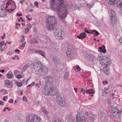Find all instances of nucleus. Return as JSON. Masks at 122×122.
Instances as JSON below:
<instances>
[{"mask_svg":"<svg viewBox=\"0 0 122 122\" xmlns=\"http://www.w3.org/2000/svg\"><path fill=\"white\" fill-rule=\"evenodd\" d=\"M25 40V39L24 38H22L21 40L20 41L21 42H23Z\"/></svg>","mask_w":122,"mask_h":122,"instance_id":"nucleus-55","label":"nucleus"},{"mask_svg":"<svg viewBox=\"0 0 122 122\" xmlns=\"http://www.w3.org/2000/svg\"><path fill=\"white\" fill-rule=\"evenodd\" d=\"M5 85L9 86L10 84V82L9 80H7L5 81Z\"/></svg>","mask_w":122,"mask_h":122,"instance_id":"nucleus-32","label":"nucleus"},{"mask_svg":"<svg viewBox=\"0 0 122 122\" xmlns=\"http://www.w3.org/2000/svg\"><path fill=\"white\" fill-rule=\"evenodd\" d=\"M5 34H4V36H1V39L2 40L3 39H4V37H5Z\"/></svg>","mask_w":122,"mask_h":122,"instance_id":"nucleus-60","label":"nucleus"},{"mask_svg":"<svg viewBox=\"0 0 122 122\" xmlns=\"http://www.w3.org/2000/svg\"><path fill=\"white\" fill-rule=\"evenodd\" d=\"M16 77L17 78H21L22 77V76L20 74H18L16 76Z\"/></svg>","mask_w":122,"mask_h":122,"instance_id":"nucleus-41","label":"nucleus"},{"mask_svg":"<svg viewBox=\"0 0 122 122\" xmlns=\"http://www.w3.org/2000/svg\"><path fill=\"white\" fill-rule=\"evenodd\" d=\"M36 105L37 106H38L39 105V102L37 101L36 102Z\"/></svg>","mask_w":122,"mask_h":122,"instance_id":"nucleus-59","label":"nucleus"},{"mask_svg":"<svg viewBox=\"0 0 122 122\" xmlns=\"http://www.w3.org/2000/svg\"><path fill=\"white\" fill-rule=\"evenodd\" d=\"M15 52H17L18 53H19L20 50H19L16 49L15 50Z\"/></svg>","mask_w":122,"mask_h":122,"instance_id":"nucleus-48","label":"nucleus"},{"mask_svg":"<svg viewBox=\"0 0 122 122\" xmlns=\"http://www.w3.org/2000/svg\"><path fill=\"white\" fill-rule=\"evenodd\" d=\"M112 112V115L116 113H120L121 112V111L120 110H118L117 107H114V108H113L112 106H111Z\"/></svg>","mask_w":122,"mask_h":122,"instance_id":"nucleus-12","label":"nucleus"},{"mask_svg":"<svg viewBox=\"0 0 122 122\" xmlns=\"http://www.w3.org/2000/svg\"><path fill=\"white\" fill-rule=\"evenodd\" d=\"M12 4H13L12 5L11 8H12V9H15L16 8V5L14 2H13Z\"/></svg>","mask_w":122,"mask_h":122,"instance_id":"nucleus-39","label":"nucleus"},{"mask_svg":"<svg viewBox=\"0 0 122 122\" xmlns=\"http://www.w3.org/2000/svg\"><path fill=\"white\" fill-rule=\"evenodd\" d=\"M109 69L107 66H105L103 68V72L107 75H108L109 73Z\"/></svg>","mask_w":122,"mask_h":122,"instance_id":"nucleus-16","label":"nucleus"},{"mask_svg":"<svg viewBox=\"0 0 122 122\" xmlns=\"http://www.w3.org/2000/svg\"><path fill=\"white\" fill-rule=\"evenodd\" d=\"M15 84L17 85V86L19 87H20L22 85V83L21 82H16L15 83Z\"/></svg>","mask_w":122,"mask_h":122,"instance_id":"nucleus-33","label":"nucleus"},{"mask_svg":"<svg viewBox=\"0 0 122 122\" xmlns=\"http://www.w3.org/2000/svg\"><path fill=\"white\" fill-rule=\"evenodd\" d=\"M100 61H101L100 64L102 65H104L106 62V59L104 58V57H100Z\"/></svg>","mask_w":122,"mask_h":122,"instance_id":"nucleus-15","label":"nucleus"},{"mask_svg":"<svg viewBox=\"0 0 122 122\" xmlns=\"http://www.w3.org/2000/svg\"><path fill=\"white\" fill-rule=\"evenodd\" d=\"M84 31L85 32L87 33H88L90 34V32H89L87 30H85L84 29Z\"/></svg>","mask_w":122,"mask_h":122,"instance_id":"nucleus-58","label":"nucleus"},{"mask_svg":"<svg viewBox=\"0 0 122 122\" xmlns=\"http://www.w3.org/2000/svg\"><path fill=\"white\" fill-rule=\"evenodd\" d=\"M13 100L12 99H11L10 101L9 102V103H13Z\"/></svg>","mask_w":122,"mask_h":122,"instance_id":"nucleus-51","label":"nucleus"},{"mask_svg":"<svg viewBox=\"0 0 122 122\" xmlns=\"http://www.w3.org/2000/svg\"><path fill=\"white\" fill-rule=\"evenodd\" d=\"M43 93L45 95H54L56 94L57 92L56 88L52 85L51 86L46 85L43 88Z\"/></svg>","mask_w":122,"mask_h":122,"instance_id":"nucleus-2","label":"nucleus"},{"mask_svg":"<svg viewBox=\"0 0 122 122\" xmlns=\"http://www.w3.org/2000/svg\"><path fill=\"white\" fill-rule=\"evenodd\" d=\"M54 36L56 38L59 39H61L62 38V34L58 31H56V32L54 33Z\"/></svg>","mask_w":122,"mask_h":122,"instance_id":"nucleus-11","label":"nucleus"},{"mask_svg":"<svg viewBox=\"0 0 122 122\" xmlns=\"http://www.w3.org/2000/svg\"><path fill=\"white\" fill-rule=\"evenodd\" d=\"M81 70V69L79 66H78L76 67V69L75 70L76 72H78V71Z\"/></svg>","mask_w":122,"mask_h":122,"instance_id":"nucleus-38","label":"nucleus"},{"mask_svg":"<svg viewBox=\"0 0 122 122\" xmlns=\"http://www.w3.org/2000/svg\"><path fill=\"white\" fill-rule=\"evenodd\" d=\"M16 15L18 17L21 16L22 15V14L17 13L16 14Z\"/></svg>","mask_w":122,"mask_h":122,"instance_id":"nucleus-50","label":"nucleus"},{"mask_svg":"<svg viewBox=\"0 0 122 122\" xmlns=\"http://www.w3.org/2000/svg\"><path fill=\"white\" fill-rule=\"evenodd\" d=\"M26 44L25 42H23L21 45L20 46L21 47H25V45Z\"/></svg>","mask_w":122,"mask_h":122,"instance_id":"nucleus-43","label":"nucleus"},{"mask_svg":"<svg viewBox=\"0 0 122 122\" xmlns=\"http://www.w3.org/2000/svg\"><path fill=\"white\" fill-rule=\"evenodd\" d=\"M74 90H75V92H76V93L77 92V89L76 88H74Z\"/></svg>","mask_w":122,"mask_h":122,"instance_id":"nucleus-64","label":"nucleus"},{"mask_svg":"<svg viewBox=\"0 0 122 122\" xmlns=\"http://www.w3.org/2000/svg\"><path fill=\"white\" fill-rule=\"evenodd\" d=\"M30 41L31 44L34 43H37L38 42V41L37 40L34 39H33L30 40Z\"/></svg>","mask_w":122,"mask_h":122,"instance_id":"nucleus-28","label":"nucleus"},{"mask_svg":"<svg viewBox=\"0 0 122 122\" xmlns=\"http://www.w3.org/2000/svg\"><path fill=\"white\" fill-rule=\"evenodd\" d=\"M36 118L35 121H37V122H40L41 119L40 117H37L34 116Z\"/></svg>","mask_w":122,"mask_h":122,"instance_id":"nucleus-31","label":"nucleus"},{"mask_svg":"<svg viewBox=\"0 0 122 122\" xmlns=\"http://www.w3.org/2000/svg\"><path fill=\"white\" fill-rule=\"evenodd\" d=\"M24 1V0H21L20 1V3L21 4H22Z\"/></svg>","mask_w":122,"mask_h":122,"instance_id":"nucleus-63","label":"nucleus"},{"mask_svg":"<svg viewBox=\"0 0 122 122\" xmlns=\"http://www.w3.org/2000/svg\"><path fill=\"white\" fill-rule=\"evenodd\" d=\"M30 63H28L27 64L24 66L22 69V71H25L30 66Z\"/></svg>","mask_w":122,"mask_h":122,"instance_id":"nucleus-21","label":"nucleus"},{"mask_svg":"<svg viewBox=\"0 0 122 122\" xmlns=\"http://www.w3.org/2000/svg\"><path fill=\"white\" fill-rule=\"evenodd\" d=\"M35 84V82L33 81L32 82V83L30 84V85H31V86H34Z\"/></svg>","mask_w":122,"mask_h":122,"instance_id":"nucleus-54","label":"nucleus"},{"mask_svg":"<svg viewBox=\"0 0 122 122\" xmlns=\"http://www.w3.org/2000/svg\"><path fill=\"white\" fill-rule=\"evenodd\" d=\"M46 22V27L49 30H54L55 25L57 24V20L55 19L54 16H49Z\"/></svg>","mask_w":122,"mask_h":122,"instance_id":"nucleus-3","label":"nucleus"},{"mask_svg":"<svg viewBox=\"0 0 122 122\" xmlns=\"http://www.w3.org/2000/svg\"><path fill=\"white\" fill-rule=\"evenodd\" d=\"M53 60L54 62L56 64H59L60 63V61L59 60V59L56 58H54Z\"/></svg>","mask_w":122,"mask_h":122,"instance_id":"nucleus-25","label":"nucleus"},{"mask_svg":"<svg viewBox=\"0 0 122 122\" xmlns=\"http://www.w3.org/2000/svg\"><path fill=\"white\" fill-rule=\"evenodd\" d=\"M77 37L78 38V39H81V37H80V35H79V36L77 35Z\"/></svg>","mask_w":122,"mask_h":122,"instance_id":"nucleus-62","label":"nucleus"},{"mask_svg":"<svg viewBox=\"0 0 122 122\" xmlns=\"http://www.w3.org/2000/svg\"><path fill=\"white\" fill-rule=\"evenodd\" d=\"M69 74L67 72H66L64 75V78L66 80H68V79Z\"/></svg>","mask_w":122,"mask_h":122,"instance_id":"nucleus-24","label":"nucleus"},{"mask_svg":"<svg viewBox=\"0 0 122 122\" xmlns=\"http://www.w3.org/2000/svg\"><path fill=\"white\" fill-rule=\"evenodd\" d=\"M88 118V120L89 122H92L93 121L95 120L97 118L96 115H93L92 114H90L87 116Z\"/></svg>","mask_w":122,"mask_h":122,"instance_id":"nucleus-9","label":"nucleus"},{"mask_svg":"<svg viewBox=\"0 0 122 122\" xmlns=\"http://www.w3.org/2000/svg\"><path fill=\"white\" fill-rule=\"evenodd\" d=\"M43 78L45 80L46 82V85H49V86H51L52 85V82L50 80L51 78L50 76H44L43 77Z\"/></svg>","mask_w":122,"mask_h":122,"instance_id":"nucleus-6","label":"nucleus"},{"mask_svg":"<svg viewBox=\"0 0 122 122\" xmlns=\"http://www.w3.org/2000/svg\"><path fill=\"white\" fill-rule=\"evenodd\" d=\"M26 25L28 27H32V26H31V25L30 24H28Z\"/></svg>","mask_w":122,"mask_h":122,"instance_id":"nucleus-53","label":"nucleus"},{"mask_svg":"<svg viewBox=\"0 0 122 122\" xmlns=\"http://www.w3.org/2000/svg\"><path fill=\"white\" fill-rule=\"evenodd\" d=\"M81 91L83 94H84L85 93V90L83 88H81Z\"/></svg>","mask_w":122,"mask_h":122,"instance_id":"nucleus-46","label":"nucleus"},{"mask_svg":"<svg viewBox=\"0 0 122 122\" xmlns=\"http://www.w3.org/2000/svg\"><path fill=\"white\" fill-rule=\"evenodd\" d=\"M110 18L111 20V23H114L115 22L116 20H117V18L116 15L114 16H110Z\"/></svg>","mask_w":122,"mask_h":122,"instance_id":"nucleus-17","label":"nucleus"},{"mask_svg":"<svg viewBox=\"0 0 122 122\" xmlns=\"http://www.w3.org/2000/svg\"><path fill=\"white\" fill-rule=\"evenodd\" d=\"M76 119L77 122L86 120V118L84 116H82L80 113L77 114L76 116Z\"/></svg>","mask_w":122,"mask_h":122,"instance_id":"nucleus-7","label":"nucleus"},{"mask_svg":"<svg viewBox=\"0 0 122 122\" xmlns=\"http://www.w3.org/2000/svg\"><path fill=\"white\" fill-rule=\"evenodd\" d=\"M116 0L117 5L118 7V9L119 10V12L122 14V0Z\"/></svg>","mask_w":122,"mask_h":122,"instance_id":"nucleus-8","label":"nucleus"},{"mask_svg":"<svg viewBox=\"0 0 122 122\" xmlns=\"http://www.w3.org/2000/svg\"><path fill=\"white\" fill-rule=\"evenodd\" d=\"M13 74H8L7 75V77L9 78H11L13 76Z\"/></svg>","mask_w":122,"mask_h":122,"instance_id":"nucleus-35","label":"nucleus"},{"mask_svg":"<svg viewBox=\"0 0 122 122\" xmlns=\"http://www.w3.org/2000/svg\"><path fill=\"white\" fill-rule=\"evenodd\" d=\"M5 43V42L3 41L0 42V47H2L4 45Z\"/></svg>","mask_w":122,"mask_h":122,"instance_id":"nucleus-36","label":"nucleus"},{"mask_svg":"<svg viewBox=\"0 0 122 122\" xmlns=\"http://www.w3.org/2000/svg\"><path fill=\"white\" fill-rule=\"evenodd\" d=\"M4 91V94H6V92H7V90H5V89L1 90H0L1 91Z\"/></svg>","mask_w":122,"mask_h":122,"instance_id":"nucleus-45","label":"nucleus"},{"mask_svg":"<svg viewBox=\"0 0 122 122\" xmlns=\"http://www.w3.org/2000/svg\"><path fill=\"white\" fill-rule=\"evenodd\" d=\"M41 63L40 62H35L31 64L30 65L31 67L35 71H37L39 67L40 66Z\"/></svg>","mask_w":122,"mask_h":122,"instance_id":"nucleus-5","label":"nucleus"},{"mask_svg":"<svg viewBox=\"0 0 122 122\" xmlns=\"http://www.w3.org/2000/svg\"><path fill=\"white\" fill-rule=\"evenodd\" d=\"M91 33L96 36H97L99 34V33L95 30H93L92 31H91V32H90V34Z\"/></svg>","mask_w":122,"mask_h":122,"instance_id":"nucleus-19","label":"nucleus"},{"mask_svg":"<svg viewBox=\"0 0 122 122\" xmlns=\"http://www.w3.org/2000/svg\"><path fill=\"white\" fill-rule=\"evenodd\" d=\"M13 2H12V1L11 0H9V1L7 2L6 3V5H9L10 4H11V3H13Z\"/></svg>","mask_w":122,"mask_h":122,"instance_id":"nucleus-40","label":"nucleus"},{"mask_svg":"<svg viewBox=\"0 0 122 122\" xmlns=\"http://www.w3.org/2000/svg\"><path fill=\"white\" fill-rule=\"evenodd\" d=\"M3 50V48L0 47V51L1 52H2Z\"/></svg>","mask_w":122,"mask_h":122,"instance_id":"nucleus-57","label":"nucleus"},{"mask_svg":"<svg viewBox=\"0 0 122 122\" xmlns=\"http://www.w3.org/2000/svg\"><path fill=\"white\" fill-rule=\"evenodd\" d=\"M94 90L93 89L88 90L86 91V93L90 94H93L94 93Z\"/></svg>","mask_w":122,"mask_h":122,"instance_id":"nucleus-26","label":"nucleus"},{"mask_svg":"<svg viewBox=\"0 0 122 122\" xmlns=\"http://www.w3.org/2000/svg\"><path fill=\"white\" fill-rule=\"evenodd\" d=\"M99 50H98L99 51L102 52L104 53H106V50L105 49V47L103 45L102 47H99Z\"/></svg>","mask_w":122,"mask_h":122,"instance_id":"nucleus-14","label":"nucleus"},{"mask_svg":"<svg viewBox=\"0 0 122 122\" xmlns=\"http://www.w3.org/2000/svg\"><path fill=\"white\" fill-rule=\"evenodd\" d=\"M55 0H50L51 7L56 11L58 16L61 18V22L65 24L66 22L64 20L68 13V10L66 7L64 6L63 0H58L56 3Z\"/></svg>","mask_w":122,"mask_h":122,"instance_id":"nucleus-1","label":"nucleus"},{"mask_svg":"<svg viewBox=\"0 0 122 122\" xmlns=\"http://www.w3.org/2000/svg\"><path fill=\"white\" fill-rule=\"evenodd\" d=\"M4 104V102L2 101H0V105H3Z\"/></svg>","mask_w":122,"mask_h":122,"instance_id":"nucleus-49","label":"nucleus"},{"mask_svg":"<svg viewBox=\"0 0 122 122\" xmlns=\"http://www.w3.org/2000/svg\"><path fill=\"white\" fill-rule=\"evenodd\" d=\"M81 39L85 38L86 36V35L84 32L81 33L80 34Z\"/></svg>","mask_w":122,"mask_h":122,"instance_id":"nucleus-27","label":"nucleus"},{"mask_svg":"<svg viewBox=\"0 0 122 122\" xmlns=\"http://www.w3.org/2000/svg\"><path fill=\"white\" fill-rule=\"evenodd\" d=\"M56 98L57 100L58 101H60L61 100L62 101V100L63 99L61 96L59 94H56Z\"/></svg>","mask_w":122,"mask_h":122,"instance_id":"nucleus-22","label":"nucleus"},{"mask_svg":"<svg viewBox=\"0 0 122 122\" xmlns=\"http://www.w3.org/2000/svg\"><path fill=\"white\" fill-rule=\"evenodd\" d=\"M42 112L45 114L46 115L47 114L48 112L44 108H42Z\"/></svg>","mask_w":122,"mask_h":122,"instance_id":"nucleus-34","label":"nucleus"},{"mask_svg":"<svg viewBox=\"0 0 122 122\" xmlns=\"http://www.w3.org/2000/svg\"><path fill=\"white\" fill-rule=\"evenodd\" d=\"M40 66L37 71L38 73L41 76L45 75L48 71V69L42 63Z\"/></svg>","mask_w":122,"mask_h":122,"instance_id":"nucleus-4","label":"nucleus"},{"mask_svg":"<svg viewBox=\"0 0 122 122\" xmlns=\"http://www.w3.org/2000/svg\"><path fill=\"white\" fill-rule=\"evenodd\" d=\"M58 103L62 107H65V103L63 101V99L62 100V101H58Z\"/></svg>","mask_w":122,"mask_h":122,"instance_id":"nucleus-20","label":"nucleus"},{"mask_svg":"<svg viewBox=\"0 0 122 122\" xmlns=\"http://www.w3.org/2000/svg\"><path fill=\"white\" fill-rule=\"evenodd\" d=\"M5 109H7L8 110V111H10L11 110L10 108H8V107H5Z\"/></svg>","mask_w":122,"mask_h":122,"instance_id":"nucleus-52","label":"nucleus"},{"mask_svg":"<svg viewBox=\"0 0 122 122\" xmlns=\"http://www.w3.org/2000/svg\"><path fill=\"white\" fill-rule=\"evenodd\" d=\"M66 56L68 57H70L71 54V50L70 49H68L66 52Z\"/></svg>","mask_w":122,"mask_h":122,"instance_id":"nucleus-23","label":"nucleus"},{"mask_svg":"<svg viewBox=\"0 0 122 122\" xmlns=\"http://www.w3.org/2000/svg\"><path fill=\"white\" fill-rule=\"evenodd\" d=\"M3 10V9L2 8V5L1 3H0V13L1 12V11H0V10Z\"/></svg>","mask_w":122,"mask_h":122,"instance_id":"nucleus-44","label":"nucleus"},{"mask_svg":"<svg viewBox=\"0 0 122 122\" xmlns=\"http://www.w3.org/2000/svg\"><path fill=\"white\" fill-rule=\"evenodd\" d=\"M86 56L89 58V60L92 62L94 61V59L96 58V57L95 55H92L90 53L87 54Z\"/></svg>","mask_w":122,"mask_h":122,"instance_id":"nucleus-10","label":"nucleus"},{"mask_svg":"<svg viewBox=\"0 0 122 122\" xmlns=\"http://www.w3.org/2000/svg\"><path fill=\"white\" fill-rule=\"evenodd\" d=\"M34 4L35 6L36 7L38 6V2L37 1L35 2L34 3Z\"/></svg>","mask_w":122,"mask_h":122,"instance_id":"nucleus-42","label":"nucleus"},{"mask_svg":"<svg viewBox=\"0 0 122 122\" xmlns=\"http://www.w3.org/2000/svg\"><path fill=\"white\" fill-rule=\"evenodd\" d=\"M35 86H37L38 88H39L40 86L37 83H36L35 84Z\"/></svg>","mask_w":122,"mask_h":122,"instance_id":"nucleus-56","label":"nucleus"},{"mask_svg":"<svg viewBox=\"0 0 122 122\" xmlns=\"http://www.w3.org/2000/svg\"><path fill=\"white\" fill-rule=\"evenodd\" d=\"M108 88H105L104 91V92H103V93L105 92L106 94H108Z\"/></svg>","mask_w":122,"mask_h":122,"instance_id":"nucleus-37","label":"nucleus"},{"mask_svg":"<svg viewBox=\"0 0 122 122\" xmlns=\"http://www.w3.org/2000/svg\"><path fill=\"white\" fill-rule=\"evenodd\" d=\"M53 122H61V121L59 118H56L53 119Z\"/></svg>","mask_w":122,"mask_h":122,"instance_id":"nucleus-30","label":"nucleus"},{"mask_svg":"<svg viewBox=\"0 0 122 122\" xmlns=\"http://www.w3.org/2000/svg\"><path fill=\"white\" fill-rule=\"evenodd\" d=\"M15 25H18L19 26H20V24H18V23H16L15 24Z\"/></svg>","mask_w":122,"mask_h":122,"instance_id":"nucleus-61","label":"nucleus"},{"mask_svg":"<svg viewBox=\"0 0 122 122\" xmlns=\"http://www.w3.org/2000/svg\"><path fill=\"white\" fill-rule=\"evenodd\" d=\"M15 10V9H12V8H11L10 9H9V12H12L14 11Z\"/></svg>","mask_w":122,"mask_h":122,"instance_id":"nucleus-47","label":"nucleus"},{"mask_svg":"<svg viewBox=\"0 0 122 122\" xmlns=\"http://www.w3.org/2000/svg\"><path fill=\"white\" fill-rule=\"evenodd\" d=\"M120 113H119L118 112L117 113H116L114 114L113 113V115L114 117L116 119H119L120 117Z\"/></svg>","mask_w":122,"mask_h":122,"instance_id":"nucleus-18","label":"nucleus"},{"mask_svg":"<svg viewBox=\"0 0 122 122\" xmlns=\"http://www.w3.org/2000/svg\"><path fill=\"white\" fill-rule=\"evenodd\" d=\"M115 15V13L114 11L111 10L110 11V16H114Z\"/></svg>","mask_w":122,"mask_h":122,"instance_id":"nucleus-29","label":"nucleus"},{"mask_svg":"<svg viewBox=\"0 0 122 122\" xmlns=\"http://www.w3.org/2000/svg\"><path fill=\"white\" fill-rule=\"evenodd\" d=\"M35 51L36 53L40 54L43 56L45 57L46 53L44 51L41 50H36Z\"/></svg>","mask_w":122,"mask_h":122,"instance_id":"nucleus-13","label":"nucleus"}]
</instances>
